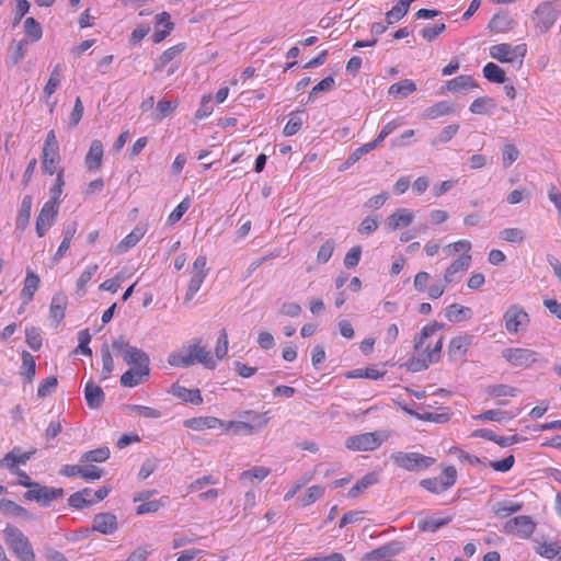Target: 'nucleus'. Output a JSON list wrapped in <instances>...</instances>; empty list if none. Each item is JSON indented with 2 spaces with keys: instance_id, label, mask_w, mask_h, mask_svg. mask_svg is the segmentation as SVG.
<instances>
[{
  "instance_id": "nucleus-37",
  "label": "nucleus",
  "mask_w": 561,
  "mask_h": 561,
  "mask_svg": "<svg viewBox=\"0 0 561 561\" xmlns=\"http://www.w3.org/2000/svg\"><path fill=\"white\" fill-rule=\"evenodd\" d=\"M490 55L500 62H513V46L506 43L496 44L490 47Z\"/></svg>"
},
{
  "instance_id": "nucleus-13",
  "label": "nucleus",
  "mask_w": 561,
  "mask_h": 561,
  "mask_svg": "<svg viewBox=\"0 0 561 561\" xmlns=\"http://www.w3.org/2000/svg\"><path fill=\"white\" fill-rule=\"evenodd\" d=\"M432 276L425 271L415 274L413 278V287L420 294H426L430 299H438L446 291V285L435 283L430 285Z\"/></svg>"
},
{
  "instance_id": "nucleus-28",
  "label": "nucleus",
  "mask_w": 561,
  "mask_h": 561,
  "mask_svg": "<svg viewBox=\"0 0 561 561\" xmlns=\"http://www.w3.org/2000/svg\"><path fill=\"white\" fill-rule=\"evenodd\" d=\"M103 144L99 139L92 140L90 149L85 156V165L89 170H98L103 159Z\"/></svg>"
},
{
  "instance_id": "nucleus-3",
  "label": "nucleus",
  "mask_w": 561,
  "mask_h": 561,
  "mask_svg": "<svg viewBox=\"0 0 561 561\" xmlns=\"http://www.w3.org/2000/svg\"><path fill=\"white\" fill-rule=\"evenodd\" d=\"M168 363L175 367H186L195 363H201L207 368L216 366V360L207 347L202 345L201 340L194 341L181 351L172 352L169 355Z\"/></svg>"
},
{
  "instance_id": "nucleus-27",
  "label": "nucleus",
  "mask_w": 561,
  "mask_h": 561,
  "mask_svg": "<svg viewBox=\"0 0 561 561\" xmlns=\"http://www.w3.org/2000/svg\"><path fill=\"white\" fill-rule=\"evenodd\" d=\"M171 393L185 403L201 404L203 402L201 391L197 388L187 389L180 385H173Z\"/></svg>"
},
{
  "instance_id": "nucleus-33",
  "label": "nucleus",
  "mask_w": 561,
  "mask_h": 561,
  "mask_svg": "<svg viewBox=\"0 0 561 561\" xmlns=\"http://www.w3.org/2000/svg\"><path fill=\"white\" fill-rule=\"evenodd\" d=\"M84 397L89 408L98 409L101 407L104 400V392L101 387L94 385L93 382H88L84 389Z\"/></svg>"
},
{
  "instance_id": "nucleus-2",
  "label": "nucleus",
  "mask_w": 561,
  "mask_h": 561,
  "mask_svg": "<svg viewBox=\"0 0 561 561\" xmlns=\"http://www.w3.org/2000/svg\"><path fill=\"white\" fill-rule=\"evenodd\" d=\"M113 348L122 352L124 362L130 366L121 377L123 387H136L148 379L150 374L149 357L145 352L122 341L114 342Z\"/></svg>"
},
{
  "instance_id": "nucleus-43",
  "label": "nucleus",
  "mask_w": 561,
  "mask_h": 561,
  "mask_svg": "<svg viewBox=\"0 0 561 561\" xmlns=\"http://www.w3.org/2000/svg\"><path fill=\"white\" fill-rule=\"evenodd\" d=\"M459 128L460 126L457 123L446 126L431 140V146L437 148L440 145L449 142L458 133Z\"/></svg>"
},
{
  "instance_id": "nucleus-22",
  "label": "nucleus",
  "mask_w": 561,
  "mask_h": 561,
  "mask_svg": "<svg viewBox=\"0 0 561 561\" xmlns=\"http://www.w3.org/2000/svg\"><path fill=\"white\" fill-rule=\"evenodd\" d=\"M224 421L215 416H196L184 421V426L193 431H205L221 427Z\"/></svg>"
},
{
  "instance_id": "nucleus-6",
  "label": "nucleus",
  "mask_w": 561,
  "mask_h": 561,
  "mask_svg": "<svg viewBox=\"0 0 561 561\" xmlns=\"http://www.w3.org/2000/svg\"><path fill=\"white\" fill-rule=\"evenodd\" d=\"M388 438L385 432H369L353 435L346 438L345 447L352 451H373L381 446Z\"/></svg>"
},
{
  "instance_id": "nucleus-15",
  "label": "nucleus",
  "mask_w": 561,
  "mask_h": 561,
  "mask_svg": "<svg viewBox=\"0 0 561 561\" xmlns=\"http://www.w3.org/2000/svg\"><path fill=\"white\" fill-rule=\"evenodd\" d=\"M64 490L61 488H48L43 486L35 482L32 488L25 492L24 499L28 501H35L43 505H48L50 502L62 497Z\"/></svg>"
},
{
  "instance_id": "nucleus-9",
  "label": "nucleus",
  "mask_w": 561,
  "mask_h": 561,
  "mask_svg": "<svg viewBox=\"0 0 561 561\" xmlns=\"http://www.w3.org/2000/svg\"><path fill=\"white\" fill-rule=\"evenodd\" d=\"M504 327L507 333L517 334L524 331L530 323L528 312L519 305L515 304L507 308L503 314Z\"/></svg>"
},
{
  "instance_id": "nucleus-63",
  "label": "nucleus",
  "mask_w": 561,
  "mask_h": 561,
  "mask_svg": "<svg viewBox=\"0 0 561 561\" xmlns=\"http://www.w3.org/2000/svg\"><path fill=\"white\" fill-rule=\"evenodd\" d=\"M58 379L55 376L47 377L43 379L37 388V396L39 398H45L50 394L57 388Z\"/></svg>"
},
{
  "instance_id": "nucleus-24",
  "label": "nucleus",
  "mask_w": 561,
  "mask_h": 561,
  "mask_svg": "<svg viewBox=\"0 0 561 561\" xmlns=\"http://www.w3.org/2000/svg\"><path fill=\"white\" fill-rule=\"evenodd\" d=\"M147 227L146 225L136 226L130 233H128L117 245L115 249L116 253H124L129 249L134 248L146 234Z\"/></svg>"
},
{
  "instance_id": "nucleus-55",
  "label": "nucleus",
  "mask_w": 561,
  "mask_h": 561,
  "mask_svg": "<svg viewBox=\"0 0 561 561\" xmlns=\"http://www.w3.org/2000/svg\"><path fill=\"white\" fill-rule=\"evenodd\" d=\"M300 113H302V111H296L289 115V119L283 130L285 136H294L299 131L302 126V119L299 115Z\"/></svg>"
},
{
  "instance_id": "nucleus-40",
  "label": "nucleus",
  "mask_w": 561,
  "mask_h": 561,
  "mask_svg": "<svg viewBox=\"0 0 561 561\" xmlns=\"http://www.w3.org/2000/svg\"><path fill=\"white\" fill-rule=\"evenodd\" d=\"M450 522H451V517L450 516H447V517H428V518L420 520L419 524H417V528L421 531H424V533H434L437 529H439L440 527L449 524Z\"/></svg>"
},
{
  "instance_id": "nucleus-8",
  "label": "nucleus",
  "mask_w": 561,
  "mask_h": 561,
  "mask_svg": "<svg viewBox=\"0 0 561 561\" xmlns=\"http://www.w3.org/2000/svg\"><path fill=\"white\" fill-rule=\"evenodd\" d=\"M501 354L513 367L529 368L541 360L538 352L525 347H507Z\"/></svg>"
},
{
  "instance_id": "nucleus-10",
  "label": "nucleus",
  "mask_w": 561,
  "mask_h": 561,
  "mask_svg": "<svg viewBox=\"0 0 561 561\" xmlns=\"http://www.w3.org/2000/svg\"><path fill=\"white\" fill-rule=\"evenodd\" d=\"M456 480H457V470L455 467L449 466L443 470L440 477L423 479L420 482V484L422 488H424L428 492L439 494V493L447 491L451 486H454L456 483Z\"/></svg>"
},
{
  "instance_id": "nucleus-30",
  "label": "nucleus",
  "mask_w": 561,
  "mask_h": 561,
  "mask_svg": "<svg viewBox=\"0 0 561 561\" xmlns=\"http://www.w3.org/2000/svg\"><path fill=\"white\" fill-rule=\"evenodd\" d=\"M454 112L451 104L447 101H440L424 110L422 117L425 119H436L447 116Z\"/></svg>"
},
{
  "instance_id": "nucleus-17",
  "label": "nucleus",
  "mask_w": 561,
  "mask_h": 561,
  "mask_svg": "<svg viewBox=\"0 0 561 561\" xmlns=\"http://www.w3.org/2000/svg\"><path fill=\"white\" fill-rule=\"evenodd\" d=\"M471 255H460L454 260L445 270L443 275L444 285L458 282L471 265Z\"/></svg>"
},
{
  "instance_id": "nucleus-60",
  "label": "nucleus",
  "mask_w": 561,
  "mask_h": 561,
  "mask_svg": "<svg viewBox=\"0 0 561 561\" xmlns=\"http://www.w3.org/2000/svg\"><path fill=\"white\" fill-rule=\"evenodd\" d=\"M102 355V379H107L113 369H114V360L111 355L110 348L107 345L103 346L101 350Z\"/></svg>"
},
{
  "instance_id": "nucleus-31",
  "label": "nucleus",
  "mask_w": 561,
  "mask_h": 561,
  "mask_svg": "<svg viewBox=\"0 0 561 561\" xmlns=\"http://www.w3.org/2000/svg\"><path fill=\"white\" fill-rule=\"evenodd\" d=\"M0 511L3 514L12 517H21L26 519L32 517L26 508L8 499L0 500Z\"/></svg>"
},
{
  "instance_id": "nucleus-41",
  "label": "nucleus",
  "mask_w": 561,
  "mask_h": 561,
  "mask_svg": "<svg viewBox=\"0 0 561 561\" xmlns=\"http://www.w3.org/2000/svg\"><path fill=\"white\" fill-rule=\"evenodd\" d=\"M21 374L26 378L28 382H32L36 375L35 359L33 355L27 351H23L21 353Z\"/></svg>"
},
{
  "instance_id": "nucleus-4",
  "label": "nucleus",
  "mask_w": 561,
  "mask_h": 561,
  "mask_svg": "<svg viewBox=\"0 0 561 561\" xmlns=\"http://www.w3.org/2000/svg\"><path fill=\"white\" fill-rule=\"evenodd\" d=\"M2 533L5 545L19 561H36L33 546L21 529L8 524Z\"/></svg>"
},
{
  "instance_id": "nucleus-59",
  "label": "nucleus",
  "mask_w": 561,
  "mask_h": 561,
  "mask_svg": "<svg viewBox=\"0 0 561 561\" xmlns=\"http://www.w3.org/2000/svg\"><path fill=\"white\" fill-rule=\"evenodd\" d=\"M104 470L94 466L87 463H81V478L88 482L99 480L103 477Z\"/></svg>"
},
{
  "instance_id": "nucleus-49",
  "label": "nucleus",
  "mask_w": 561,
  "mask_h": 561,
  "mask_svg": "<svg viewBox=\"0 0 561 561\" xmlns=\"http://www.w3.org/2000/svg\"><path fill=\"white\" fill-rule=\"evenodd\" d=\"M59 159V150L50 151L43 149V170L53 175L55 172H57Z\"/></svg>"
},
{
  "instance_id": "nucleus-45",
  "label": "nucleus",
  "mask_w": 561,
  "mask_h": 561,
  "mask_svg": "<svg viewBox=\"0 0 561 561\" xmlns=\"http://www.w3.org/2000/svg\"><path fill=\"white\" fill-rule=\"evenodd\" d=\"M377 482V476L375 473H367L360 480H358L348 491V496L356 499L362 492L367 490L369 486Z\"/></svg>"
},
{
  "instance_id": "nucleus-36",
  "label": "nucleus",
  "mask_w": 561,
  "mask_h": 561,
  "mask_svg": "<svg viewBox=\"0 0 561 561\" xmlns=\"http://www.w3.org/2000/svg\"><path fill=\"white\" fill-rule=\"evenodd\" d=\"M415 0H399L391 10L386 13L388 25L400 21L409 11L410 4Z\"/></svg>"
},
{
  "instance_id": "nucleus-26",
  "label": "nucleus",
  "mask_w": 561,
  "mask_h": 561,
  "mask_svg": "<svg viewBox=\"0 0 561 561\" xmlns=\"http://www.w3.org/2000/svg\"><path fill=\"white\" fill-rule=\"evenodd\" d=\"M472 310L469 307L451 304L445 309V317L449 322L459 323L472 318Z\"/></svg>"
},
{
  "instance_id": "nucleus-23",
  "label": "nucleus",
  "mask_w": 561,
  "mask_h": 561,
  "mask_svg": "<svg viewBox=\"0 0 561 561\" xmlns=\"http://www.w3.org/2000/svg\"><path fill=\"white\" fill-rule=\"evenodd\" d=\"M39 276L35 274L32 270H27L23 282V287L20 293V296L24 305H27L33 300L34 295L39 287Z\"/></svg>"
},
{
  "instance_id": "nucleus-62",
  "label": "nucleus",
  "mask_w": 561,
  "mask_h": 561,
  "mask_svg": "<svg viewBox=\"0 0 561 561\" xmlns=\"http://www.w3.org/2000/svg\"><path fill=\"white\" fill-rule=\"evenodd\" d=\"M25 342L33 351H38L42 347V336L39 330L35 327L26 328Z\"/></svg>"
},
{
  "instance_id": "nucleus-20",
  "label": "nucleus",
  "mask_w": 561,
  "mask_h": 561,
  "mask_svg": "<svg viewBox=\"0 0 561 561\" xmlns=\"http://www.w3.org/2000/svg\"><path fill=\"white\" fill-rule=\"evenodd\" d=\"M157 491H146L137 494L134 497V502H141L136 508V513L138 515L149 514V513H156L158 512L163 505L164 501L161 500H150V496L156 494Z\"/></svg>"
},
{
  "instance_id": "nucleus-5",
  "label": "nucleus",
  "mask_w": 561,
  "mask_h": 561,
  "mask_svg": "<svg viewBox=\"0 0 561 561\" xmlns=\"http://www.w3.org/2000/svg\"><path fill=\"white\" fill-rule=\"evenodd\" d=\"M240 416L244 417L245 421H224L221 428H224L225 432L232 431L234 434L251 435L256 430L265 427L270 422L268 412L259 413L252 410H247L243 411Z\"/></svg>"
},
{
  "instance_id": "nucleus-16",
  "label": "nucleus",
  "mask_w": 561,
  "mask_h": 561,
  "mask_svg": "<svg viewBox=\"0 0 561 561\" xmlns=\"http://www.w3.org/2000/svg\"><path fill=\"white\" fill-rule=\"evenodd\" d=\"M207 260L206 256H198L192 266V275L187 287L186 299L191 300L195 294L201 289L206 276Z\"/></svg>"
},
{
  "instance_id": "nucleus-44",
  "label": "nucleus",
  "mask_w": 561,
  "mask_h": 561,
  "mask_svg": "<svg viewBox=\"0 0 561 561\" xmlns=\"http://www.w3.org/2000/svg\"><path fill=\"white\" fill-rule=\"evenodd\" d=\"M483 76L493 83H504L506 81L505 71L494 62H488L483 67Z\"/></svg>"
},
{
  "instance_id": "nucleus-48",
  "label": "nucleus",
  "mask_w": 561,
  "mask_h": 561,
  "mask_svg": "<svg viewBox=\"0 0 561 561\" xmlns=\"http://www.w3.org/2000/svg\"><path fill=\"white\" fill-rule=\"evenodd\" d=\"M110 458V449L107 447H100L93 450L85 451L81 458V463L87 462H104Z\"/></svg>"
},
{
  "instance_id": "nucleus-12",
  "label": "nucleus",
  "mask_w": 561,
  "mask_h": 561,
  "mask_svg": "<svg viewBox=\"0 0 561 561\" xmlns=\"http://www.w3.org/2000/svg\"><path fill=\"white\" fill-rule=\"evenodd\" d=\"M560 11L551 2L540 3L534 11L535 26L540 33L548 32L557 22Z\"/></svg>"
},
{
  "instance_id": "nucleus-7",
  "label": "nucleus",
  "mask_w": 561,
  "mask_h": 561,
  "mask_svg": "<svg viewBox=\"0 0 561 561\" xmlns=\"http://www.w3.org/2000/svg\"><path fill=\"white\" fill-rule=\"evenodd\" d=\"M393 462L407 471H421L432 467L436 459L420 453L397 451L391 455Z\"/></svg>"
},
{
  "instance_id": "nucleus-1",
  "label": "nucleus",
  "mask_w": 561,
  "mask_h": 561,
  "mask_svg": "<svg viewBox=\"0 0 561 561\" xmlns=\"http://www.w3.org/2000/svg\"><path fill=\"white\" fill-rule=\"evenodd\" d=\"M444 328L436 321L424 325L414 340V354L408 366L413 371L426 369L430 365L438 363L442 357L444 336L438 334Z\"/></svg>"
},
{
  "instance_id": "nucleus-35",
  "label": "nucleus",
  "mask_w": 561,
  "mask_h": 561,
  "mask_svg": "<svg viewBox=\"0 0 561 561\" xmlns=\"http://www.w3.org/2000/svg\"><path fill=\"white\" fill-rule=\"evenodd\" d=\"M416 91L413 80L404 79L390 85L389 94L394 98L404 99Z\"/></svg>"
},
{
  "instance_id": "nucleus-57",
  "label": "nucleus",
  "mask_w": 561,
  "mask_h": 561,
  "mask_svg": "<svg viewBox=\"0 0 561 561\" xmlns=\"http://www.w3.org/2000/svg\"><path fill=\"white\" fill-rule=\"evenodd\" d=\"M271 470L266 467H254L252 469L245 470L240 474L241 480H247L249 482H253V480H264Z\"/></svg>"
},
{
  "instance_id": "nucleus-51",
  "label": "nucleus",
  "mask_w": 561,
  "mask_h": 561,
  "mask_svg": "<svg viewBox=\"0 0 561 561\" xmlns=\"http://www.w3.org/2000/svg\"><path fill=\"white\" fill-rule=\"evenodd\" d=\"M25 35L31 38L32 42H37L42 38L43 30L41 24L32 16L26 18L24 21Z\"/></svg>"
},
{
  "instance_id": "nucleus-21",
  "label": "nucleus",
  "mask_w": 561,
  "mask_h": 561,
  "mask_svg": "<svg viewBox=\"0 0 561 561\" xmlns=\"http://www.w3.org/2000/svg\"><path fill=\"white\" fill-rule=\"evenodd\" d=\"M92 529L103 535H112L117 529L116 516L112 513H100L93 518Z\"/></svg>"
},
{
  "instance_id": "nucleus-54",
  "label": "nucleus",
  "mask_w": 561,
  "mask_h": 561,
  "mask_svg": "<svg viewBox=\"0 0 561 561\" xmlns=\"http://www.w3.org/2000/svg\"><path fill=\"white\" fill-rule=\"evenodd\" d=\"M446 30L445 23L428 24L420 31V35L427 42H433Z\"/></svg>"
},
{
  "instance_id": "nucleus-19",
  "label": "nucleus",
  "mask_w": 561,
  "mask_h": 561,
  "mask_svg": "<svg viewBox=\"0 0 561 561\" xmlns=\"http://www.w3.org/2000/svg\"><path fill=\"white\" fill-rule=\"evenodd\" d=\"M34 454L35 450L22 451L21 448L14 447L0 459V468H5L10 471L19 469V466L25 465Z\"/></svg>"
},
{
  "instance_id": "nucleus-25",
  "label": "nucleus",
  "mask_w": 561,
  "mask_h": 561,
  "mask_svg": "<svg viewBox=\"0 0 561 561\" xmlns=\"http://www.w3.org/2000/svg\"><path fill=\"white\" fill-rule=\"evenodd\" d=\"M64 184V170H59L55 184L49 190V198L45 202L41 210H56V208H58Z\"/></svg>"
},
{
  "instance_id": "nucleus-18",
  "label": "nucleus",
  "mask_w": 561,
  "mask_h": 561,
  "mask_svg": "<svg viewBox=\"0 0 561 561\" xmlns=\"http://www.w3.org/2000/svg\"><path fill=\"white\" fill-rule=\"evenodd\" d=\"M473 341V336L469 334H459L454 336L447 346V355L450 360L457 362L462 359L468 353Z\"/></svg>"
},
{
  "instance_id": "nucleus-47",
  "label": "nucleus",
  "mask_w": 561,
  "mask_h": 561,
  "mask_svg": "<svg viewBox=\"0 0 561 561\" xmlns=\"http://www.w3.org/2000/svg\"><path fill=\"white\" fill-rule=\"evenodd\" d=\"M66 307L67 301L65 297H54L51 299L49 314L50 318H53L57 324H59L64 320Z\"/></svg>"
},
{
  "instance_id": "nucleus-39",
  "label": "nucleus",
  "mask_w": 561,
  "mask_h": 561,
  "mask_svg": "<svg viewBox=\"0 0 561 561\" xmlns=\"http://www.w3.org/2000/svg\"><path fill=\"white\" fill-rule=\"evenodd\" d=\"M496 106V103L494 99L490 96H483L476 99L469 106V111L472 114H480L485 115L490 114L492 110H494Z\"/></svg>"
},
{
  "instance_id": "nucleus-11",
  "label": "nucleus",
  "mask_w": 561,
  "mask_h": 561,
  "mask_svg": "<svg viewBox=\"0 0 561 561\" xmlns=\"http://www.w3.org/2000/svg\"><path fill=\"white\" fill-rule=\"evenodd\" d=\"M536 530V523L528 515H519L508 519L504 526L503 531L506 535L515 536L520 539H528Z\"/></svg>"
},
{
  "instance_id": "nucleus-42",
  "label": "nucleus",
  "mask_w": 561,
  "mask_h": 561,
  "mask_svg": "<svg viewBox=\"0 0 561 561\" xmlns=\"http://www.w3.org/2000/svg\"><path fill=\"white\" fill-rule=\"evenodd\" d=\"M64 68H65L64 65L58 64L53 69V71L49 76V79H48L46 85L44 87L45 96H47V98L51 96L56 92L58 87L60 85Z\"/></svg>"
},
{
  "instance_id": "nucleus-56",
  "label": "nucleus",
  "mask_w": 561,
  "mask_h": 561,
  "mask_svg": "<svg viewBox=\"0 0 561 561\" xmlns=\"http://www.w3.org/2000/svg\"><path fill=\"white\" fill-rule=\"evenodd\" d=\"M324 494V488L322 485H312L308 488L306 493L301 496V505L309 506L320 500Z\"/></svg>"
},
{
  "instance_id": "nucleus-52",
  "label": "nucleus",
  "mask_w": 561,
  "mask_h": 561,
  "mask_svg": "<svg viewBox=\"0 0 561 561\" xmlns=\"http://www.w3.org/2000/svg\"><path fill=\"white\" fill-rule=\"evenodd\" d=\"M524 507L523 502H513V501H506L499 503L497 508L495 510V514L500 517H508L519 511H522Z\"/></svg>"
},
{
  "instance_id": "nucleus-58",
  "label": "nucleus",
  "mask_w": 561,
  "mask_h": 561,
  "mask_svg": "<svg viewBox=\"0 0 561 561\" xmlns=\"http://www.w3.org/2000/svg\"><path fill=\"white\" fill-rule=\"evenodd\" d=\"M518 393V390L508 385H493L488 388V394L493 398L500 397H515Z\"/></svg>"
},
{
  "instance_id": "nucleus-32",
  "label": "nucleus",
  "mask_w": 561,
  "mask_h": 561,
  "mask_svg": "<svg viewBox=\"0 0 561 561\" xmlns=\"http://www.w3.org/2000/svg\"><path fill=\"white\" fill-rule=\"evenodd\" d=\"M68 504L69 506L77 510H81L93 505L92 490L89 488H84L81 491L71 494L68 499Z\"/></svg>"
},
{
  "instance_id": "nucleus-64",
  "label": "nucleus",
  "mask_w": 561,
  "mask_h": 561,
  "mask_svg": "<svg viewBox=\"0 0 561 561\" xmlns=\"http://www.w3.org/2000/svg\"><path fill=\"white\" fill-rule=\"evenodd\" d=\"M378 145L375 140L373 141H369L360 147H358L357 149H355L347 158L346 160V163L348 165L351 164H354L356 161H358L360 159L362 156L368 153L369 151L374 150L375 148H377Z\"/></svg>"
},
{
  "instance_id": "nucleus-38",
  "label": "nucleus",
  "mask_w": 561,
  "mask_h": 561,
  "mask_svg": "<svg viewBox=\"0 0 561 561\" xmlns=\"http://www.w3.org/2000/svg\"><path fill=\"white\" fill-rule=\"evenodd\" d=\"M76 232H77L76 224H71L66 228V230L64 231V239L54 255L55 262L60 261L65 256V254L67 253V251L70 248L71 241L73 240Z\"/></svg>"
},
{
  "instance_id": "nucleus-34",
  "label": "nucleus",
  "mask_w": 561,
  "mask_h": 561,
  "mask_svg": "<svg viewBox=\"0 0 561 561\" xmlns=\"http://www.w3.org/2000/svg\"><path fill=\"white\" fill-rule=\"evenodd\" d=\"M513 20L507 13L500 12L489 21L488 28L495 33H505L512 28Z\"/></svg>"
},
{
  "instance_id": "nucleus-53",
  "label": "nucleus",
  "mask_w": 561,
  "mask_h": 561,
  "mask_svg": "<svg viewBox=\"0 0 561 561\" xmlns=\"http://www.w3.org/2000/svg\"><path fill=\"white\" fill-rule=\"evenodd\" d=\"M99 266L98 264H91L89 265L79 276L77 279V291L78 293H84L87 285L91 282L95 273L98 272Z\"/></svg>"
},
{
  "instance_id": "nucleus-14",
  "label": "nucleus",
  "mask_w": 561,
  "mask_h": 561,
  "mask_svg": "<svg viewBox=\"0 0 561 561\" xmlns=\"http://www.w3.org/2000/svg\"><path fill=\"white\" fill-rule=\"evenodd\" d=\"M186 45L179 43L168 48L163 54L154 61L153 70L162 71L167 66V75L172 76L180 67V61L176 60L180 55L185 50Z\"/></svg>"
},
{
  "instance_id": "nucleus-46",
  "label": "nucleus",
  "mask_w": 561,
  "mask_h": 561,
  "mask_svg": "<svg viewBox=\"0 0 561 561\" xmlns=\"http://www.w3.org/2000/svg\"><path fill=\"white\" fill-rule=\"evenodd\" d=\"M57 213H39L36 219V233L39 238L44 237L48 229L56 222Z\"/></svg>"
},
{
  "instance_id": "nucleus-29",
  "label": "nucleus",
  "mask_w": 561,
  "mask_h": 561,
  "mask_svg": "<svg viewBox=\"0 0 561 561\" xmlns=\"http://www.w3.org/2000/svg\"><path fill=\"white\" fill-rule=\"evenodd\" d=\"M478 84L471 76L460 75L446 82V89L453 93H458L467 89L477 88Z\"/></svg>"
},
{
  "instance_id": "nucleus-61",
  "label": "nucleus",
  "mask_w": 561,
  "mask_h": 561,
  "mask_svg": "<svg viewBox=\"0 0 561 561\" xmlns=\"http://www.w3.org/2000/svg\"><path fill=\"white\" fill-rule=\"evenodd\" d=\"M519 158V150L516 146L507 144L502 148V162L504 168L511 167Z\"/></svg>"
},
{
  "instance_id": "nucleus-50",
  "label": "nucleus",
  "mask_w": 561,
  "mask_h": 561,
  "mask_svg": "<svg viewBox=\"0 0 561 561\" xmlns=\"http://www.w3.org/2000/svg\"><path fill=\"white\" fill-rule=\"evenodd\" d=\"M412 221V216L409 213H393L387 220L389 230H397L409 226Z\"/></svg>"
}]
</instances>
